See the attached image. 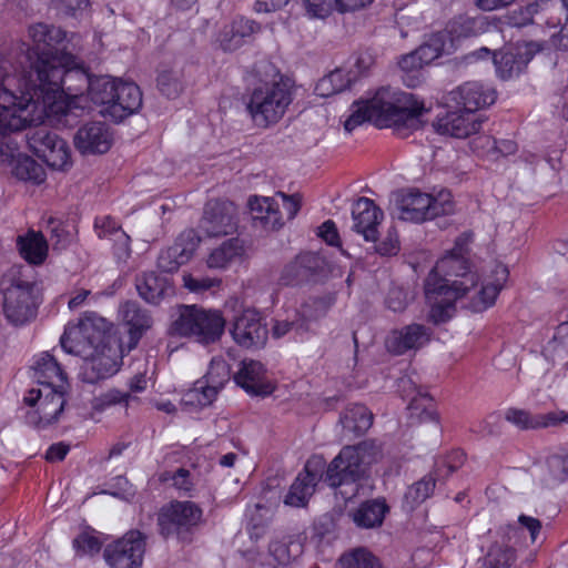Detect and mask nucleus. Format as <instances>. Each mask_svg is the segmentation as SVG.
Here are the masks:
<instances>
[{
	"instance_id": "f257e3e1",
	"label": "nucleus",
	"mask_w": 568,
	"mask_h": 568,
	"mask_svg": "<svg viewBox=\"0 0 568 568\" xmlns=\"http://www.w3.org/2000/svg\"><path fill=\"white\" fill-rule=\"evenodd\" d=\"M28 41L20 45V52L29 62V70L18 71L3 55L0 58L10 65L9 73L26 82V87L17 90V94L31 97L40 103L55 110L65 108L61 82L67 77L70 80L75 75L79 80L72 90L85 84V68L72 53L67 51L64 42L67 32L61 28L33 23L28 28Z\"/></svg>"
},
{
	"instance_id": "f03ea898",
	"label": "nucleus",
	"mask_w": 568,
	"mask_h": 568,
	"mask_svg": "<svg viewBox=\"0 0 568 568\" xmlns=\"http://www.w3.org/2000/svg\"><path fill=\"white\" fill-rule=\"evenodd\" d=\"M10 65L0 58V165L9 166L18 156L20 143L12 132L27 125L43 123L49 114L60 112L49 105L17 94L24 88L23 80L12 77Z\"/></svg>"
},
{
	"instance_id": "7ed1b4c3",
	"label": "nucleus",
	"mask_w": 568,
	"mask_h": 568,
	"mask_svg": "<svg viewBox=\"0 0 568 568\" xmlns=\"http://www.w3.org/2000/svg\"><path fill=\"white\" fill-rule=\"evenodd\" d=\"M424 104L409 92L393 88H382L366 101H355L352 113L344 122L347 132H352L365 122L378 128H393L402 138L423 125L420 119Z\"/></svg>"
},
{
	"instance_id": "20e7f679",
	"label": "nucleus",
	"mask_w": 568,
	"mask_h": 568,
	"mask_svg": "<svg viewBox=\"0 0 568 568\" xmlns=\"http://www.w3.org/2000/svg\"><path fill=\"white\" fill-rule=\"evenodd\" d=\"M382 457V446L374 439L345 446L328 465L325 480L329 487L338 489L343 499H351L358 493V480Z\"/></svg>"
},
{
	"instance_id": "39448f33",
	"label": "nucleus",
	"mask_w": 568,
	"mask_h": 568,
	"mask_svg": "<svg viewBox=\"0 0 568 568\" xmlns=\"http://www.w3.org/2000/svg\"><path fill=\"white\" fill-rule=\"evenodd\" d=\"M2 313L13 326H23L33 321L41 303L40 291L34 282L23 278L16 267L9 268L0 278Z\"/></svg>"
},
{
	"instance_id": "423d86ee",
	"label": "nucleus",
	"mask_w": 568,
	"mask_h": 568,
	"mask_svg": "<svg viewBox=\"0 0 568 568\" xmlns=\"http://www.w3.org/2000/svg\"><path fill=\"white\" fill-rule=\"evenodd\" d=\"M519 525L500 526L496 532V539L479 568H509L517 559V546L523 540V529H527L531 542H535L541 529V523L534 517L520 515Z\"/></svg>"
},
{
	"instance_id": "0eeeda50",
	"label": "nucleus",
	"mask_w": 568,
	"mask_h": 568,
	"mask_svg": "<svg viewBox=\"0 0 568 568\" xmlns=\"http://www.w3.org/2000/svg\"><path fill=\"white\" fill-rule=\"evenodd\" d=\"M291 102V92L285 83H263L253 90L247 111L256 126L266 128L282 119Z\"/></svg>"
},
{
	"instance_id": "6e6552de",
	"label": "nucleus",
	"mask_w": 568,
	"mask_h": 568,
	"mask_svg": "<svg viewBox=\"0 0 568 568\" xmlns=\"http://www.w3.org/2000/svg\"><path fill=\"white\" fill-rule=\"evenodd\" d=\"M125 351L119 337L109 331L103 341H99L82 356L81 378L93 384L111 377L119 371Z\"/></svg>"
},
{
	"instance_id": "1a4fd4ad",
	"label": "nucleus",
	"mask_w": 568,
	"mask_h": 568,
	"mask_svg": "<svg viewBox=\"0 0 568 568\" xmlns=\"http://www.w3.org/2000/svg\"><path fill=\"white\" fill-rule=\"evenodd\" d=\"M398 217L403 221L420 223L454 212V202L449 191H440L436 196L409 190L397 200Z\"/></svg>"
},
{
	"instance_id": "9d476101",
	"label": "nucleus",
	"mask_w": 568,
	"mask_h": 568,
	"mask_svg": "<svg viewBox=\"0 0 568 568\" xmlns=\"http://www.w3.org/2000/svg\"><path fill=\"white\" fill-rule=\"evenodd\" d=\"M42 384L30 388L24 403L30 407L26 418L29 424L45 427L57 422L63 412L65 387Z\"/></svg>"
},
{
	"instance_id": "9b49d317",
	"label": "nucleus",
	"mask_w": 568,
	"mask_h": 568,
	"mask_svg": "<svg viewBox=\"0 0 568 568\" xmlns=\"http://www.w3.org/2000/svg\"><path fill=\"white\" fill-rule=\"evenodd\" d=\"M109 331V323L92 313L74 324H69L60 338V344L65 353L82 357L99 341H103Z\"/></svg>"
},
{
	"instance_id": "f8f14e48",
	"label": "nucleus",
	"mask_w": 568,
	"mask_h": 568,
	"mask_svg": "<svg viewBox=\"0 0 568 568\" xmlns=\"http://www.w3.org/2000/svg\"><path fill=\"white\" fill-rule=\"evenodd\" d=\"M468 294L469 287L465 282L460 285L454 283L452 287L440 286L436 285V276L428 274L425 280V297L430 307L428 320L434 324L448 321L455 311V302Z\"/></svg>"
},
{
	"instance_id": "ddd939ff",
	"label": "nucleus",
	"mask_w": 568,
	"mask_h": 568,
	"mask_svg": "<svg viewBox=\"0 0 568 568\" xmlns=\"http://www.w3.org/2000/svg\"><path fill=\"white\" fill-rule=\"evenodd\" d=\"M27 143L50 168L67 170L71 166L70 148L57 133L37 129L27 136Z\"/></svg>"
},
{
	"instance_id": "4468645a",
	"label": "nucleus",
	"mask_w": 568,
	"mask_h": 568,
	"mask_svg": "<svg viewBox=\"0 0 568 568\" xmlns=\"http://www.w3.org/2000/svg\"><path fill=\"white\" fill-rule=\"evenodd\" d=\"M145 541L140 531L132 530L108 545L104 557L112 568H141Z\"/></svg>"
},
{
	"instance_id": "2eb2a0df",
	"label": "nucleus",
	"mask_w": 568,
	"mask_h": 568,
	"mask_svg": "<svg viewBox=\"0 0 568 568\" xmlns=\"http://www.w3.org/2000/svg\"><path fill=\"white\" fill-rule=\"evenodd\" d=\"M202 518V509L192 501H175L162 509L159 525L162 534L170 536L190 531Z\"/></svg>"
},
{
	"instance_id": "dca6fc26",
	"label": "nucleus",
	"mask_w": 568,
	"mask_h": 568,
	"mask_svg": "<svg viewBox=\"0 0 568 568\" xmlns=\"http://www.w3.org/2000/svg\"><path fill=\"white\" fill-rule=\"evenodd\" d=\"M267 333L266 324L257 311L245 308L234 316L231 334L240 346L261 347L267 339Z\"/></svg>"
},
{
	"instance_id": "f3484780",
	"label": "nucleus",
	"mask_w": 568,
	"mask_h": 568,
	"mask_svg": "<svg viewBox=\"0 0 568 568\" xmlns=\"http://www.w3.org/2000/svg\"><path fill=\"white\" fill-rule=\"evenodd\" d=\"M429 274L436 276V285L440 286L444 284L446 287H452L454 283L460 285V282H465L469 293L478 282L477 275L468 271L467 261L455 253L440 258Z\"/></svg>"
},
{
	"instance_id": "a211bd4d",
	"label": "nucleus",
	"mask_w": 568,
	"mask_h": 568,
	"mask_svg": "<svg viewBox=\"0 0 568 568\" xmlns=\"http://www.w3.org/2000/svg\"><path fill=\"white\" fill-rule=\"evenodd\" d=\"M236 226V209L233 203L215 201L206 205L201 227L209 236L232 234Z\"/></svg>"
},
{
	"instance_id": "6ab92c4d",
	"label": "nucleus",
	"mask_w": 568,
	"mask_h": 568,
	"mask_svg": "<svg viewBox=\"0 0 568 568\" xmlns=\"http://www.w3.org/2000/svg\"><path fill=\"white\" fill-rule=\"evenodd\" d=\"M200 242L201 239L194 230L182 232L175 243L159 255V267L164 272L179 270L192 258Z\"/></svg>"
},
{
	"instance_id": "aec40b11",
	"label": "nucleus",
	"mask_w": 568,
	"mask_h": 568,
	"mask_svg": "<svg viewBox=\"0 0 568 568\" xmlns=\"http://www.w3.org/2000/svg\"><path fill=\"white\" fill-rule=\"evenodd\" d=\"M141 104L142 94L139 87L119 79L113 102L106 109H101L100 113L118 122L136 112Z\"/></svg>"
},
{
	"instance_id": "412c9836",
	"label": "nucleus",
	"mask_w": 568,
	"mask_h": 568,
	"mask_svg": "<svg viewBox=\"0 0 568 568\" xmlns=\"http://www.w3.org/2000/svg\"><path fill=\"white\" fill-rule=\"evenodd\" d=\"M481 118L478 113L458 108L456 111L447 112L434 123L436 132L450 135L457 139H465L479 131Z\"/></svg>"
},
{
	"instance_id": "4be33fe9",
	"label": "nucleus",
	"mask_w": 568,
	"mask_h": 568,
	"mask_svg": "<svg viewBox=\"0 0 568 568\" xmlns=\"http://www.w3.org/2000/svg\"><path fill=\"white\" fill-rule=\"evenodd\" d=\"M74 145L82 154H102L112 145V133L102 122H88L74 134Z\"/></svg>"
},
{
	"instance_id": "5701e85b",
	"label": "nucleus",
	"mask_w": 568,
	"mask_h": 568,
	"mask_svg": "<svg viewBox=\"0 0 568 568\" xmlns=\"http://www.w3.org/2000/svg\"><path fill=\"white\" fill-rule=\"evenodd\" d=\"M234 381L247 394L253 396H268L275 388L274 384L267 378L263 364L253 359L241 363Z\"/></svg>"
},
{
	"instance_id": "b1692460",
	"label": "nucleus",
	"mask_w": 568,
	"mask_h": 568,
	"mask_svg": "<svg viewBox=\"0 0 568 568\" xmlns=\"http://www.w3.org/2000/svg\"><path fill=\"white\" fill-rule=\"evenodd\" d=\"M449 97L457 108L477 113L478 110L495 102L496 92L490 88H485L479 82L471 81L465 82L453 90Z\"/></svg>"
},
{
	"instance_id": "393cba45",
	"label": "nucleus",
	"mask_w": 568,
	"mask_h": 568,
	"mask_svg": "<svg viewBox=\"0 0 568 568\" xmlns=\"http://www.w3.org/2000/svg\"><path fill=\"white\" fill-rule=\"evenodd\" d=\"M353 230L366 241L377 240V226L383 220V211L368 197H359L353 205Z\"/></svg>"
},
{
	"instance_id": "a878e982",
	"label": "nucleus",
	"mask_w": 568,
	"mask_h": 568,
	"mask_svg": "<svg viewBox=\"0 0 568 568\" xmlns=\"http://www.w3.org/2000/svg\"><path fill=\"white\" fill-rule=\"evenodd\" d=\"M318 460L316 458L310 459L303 473L298 474L295 481L285 496V505L293 507H303L306 505L310 497L314 494L315 486L318 480Z\"/></svg>"
},
{
	"instance_id": "bb28decb",
	"label": "nucleus",
	"mask_w": 568,
	"mask_h": 568,
	"mask_svg": "<svg viewBox=\"0 0 568 568\" xmlns=\"http://www.w3.org/2000/svg\"><path fill=\"white\" fill-rule=\"evenodd\" d=\"M253 220L260 222L265 230L275 231L284 225V215L280 210V202L274 196L254 195L248 200Z\"/></svg>"
},
{
	"instance_id": "cd10ccee",
	"label": "nucleus",
	"mask_w": 568,
	"mask_h": 568,
	"mask_svg": "<svg viewBox=\"0 0 568 568\" xmlns=\"http://www.w3.org/2000/svg\"><path fill=\"white\" fill-rule=\"evenodd\" d=\"M505 419L519 429H537L568 422V414L565 412L531 414L528 410L511 407L505 412Z\"/></svg>"
},
{
	"instance_id": "c85d7f7f",
	"label": "nucleus",
	"mask_w": 568,
	"mask_h": 568,
	"mask_svg": "<svg viewBox=\"0 0 568 568\" xmlns=\"http://www.w3.org/2000/svg\"><path fill=\"white\" fill-rule=\"evenodd\" d=\"M119 316L122 323L128 326L129 344L126 352H130L136 346L143 333L151 327L152 318L135 302H124L121 304Z\"/></svg>"
},
{
	"instance_id": "c756f323",
	"label": "nucleus",
	"mask_w": 568,
	"mask_h": 568,
	"mask_svg": "<svg viewBox=\"0 0 568 568\" xmlns=\"http://www.w3.org/2000/svg\"><path fill=\"white\" fill-rule=\"evenodd\" d=\"M430 335V328L420 324H410L394 331L387 339V347L396 354H403L408 349L423 347L429 342Z\"/></svg>"
},
{
	"instance_id": "7c9ffc66",
	"label": "nucleus",
	"mask_w": 568,
	"mask_h": 568,
	"mask_svg": "<svg viewBox=\"0 0 568 568\" xmlns=\"http://www.w3.org/2000/svg\"><path fill=\"white\" fill-rule=\"evenodd\" d=\"M320 266V257L315 253H303L284 266L278 282L281 285H297L307 281Z\"/></svg>"
},
{
	"instance_id": "2f4dec72",
	"label": "nucleus",
	"mask_w": 568,
	"mask_h": 568,
	"mask_svg": "<svg viewBox=\"0 0 568 568\" xmlns=\"http://www.w3.org/2000/svg\"><path fill=\"white\" fill-rule=\"evenodd\" d=\"M85 84L80 87L79 89L72 90L70 87L73 84H69L68 89L71 92H83L88 91V95L90 100L100 105L101 109H106L114 100V92L118 84L119 79L112 78L110 75H100L91 78L85 70Z\"/></svg>"
},
{
	"instance_id": "473e14b6",
	"label": "nucleus",
	"mask_w": 568,
	"mask_h": 568,
	"mask_svg": "<svg viewBox=\"0 0 568 568\" xmlns=\"http://www.w3.org/2000/svg\"><path fill=\"white\" fill-rule=\"evenodd\" d=\"M130 392L111 389L94 400L93 407L103 410L116 404H124L128 407L132 402L138 400L133 393H141L148 387L146 372H138L129 382Z\"/></svg>"
},
{
	"instance_id": "72a5a7b5",
	"label": "nucleus",
	"mask_w": 568,
	"mask_h": 568,
	"mask_svg": "<svg viewBox=\"0 0 568 568\" xmlns=\"http://www.w3.org/2000/svg\"><path fill=\"white\" fill-rule=\"evenodd\" d=\"M32 371L37 385L55 384V387L67 386L64 372L57 359L48 352H43L34 357Z\"/></svg>"
},
{
	"instance_id": "f704fd0d",
	"label": "nucleus",
	"mask_w": 568,
	"mask_h": 568,
	"mask_svg": "<svg viewBox=\"0 0 568 568\" xmlns=\"http://www.w3.org/2000/svg\"><path fill=\"white\" fill-rule=\"evenodd\" d=\"M261 27L253 20L246 18H237L225 27L219 37L220 45L225 51L239 49L246 39L257 33Z\"/></svg>"
},
{
	"instance_id": "c9c22d12",
	"label": "nucleus",
	"mask_w": 568,
	"mask_h": 568,
	"mask_svg": "<svg viewBox=\"0 0 568 568\" xmlns=\"http://www.w3.org/2000/svg\"><path fill=\"white\" fill-rule=\"evenodd\" d=\"M246 255L243 242L231 239L214 248L206 258V265L212 270H226L232 264L241 262Z\"/></svg>"
},
{
	"instance_id": "e433bc0d",
	"label": "nucleus",
	"mask_w": 568,
	"mask_h": 568,
	"mask_svg": "<svg viewBox=\"0 0 568 568\" xmlns=\"http://www.w3.org/2000/svg\"><path fill=\"white\" fill-rule=\"evenodd\" d=\"M493 273L494 281L483 284L471 297L470 307L474 312H481L491 306L508 277V270L501 264L496 265Z\"/></svg>"
},
{
	"instance_id": "4c0bfd02",
	"label": "nucleus",
	"mask_w": 568,
	"mask_h": 568,
	"mask_svg": "<svg viewBox=\"0 0 568 568\" xmlns=\"http://www.w3.org/2000/svg\"><path fill=\"white\" fill-rule=\"evenodd\" d=\"M373 413L363 404H348L339 416L343 429L354 436L365 434L373 425Z\"/></svg>"
},
{
	"instance_id": "58836bf2",
	"label": "nucleus",
	"mask_w": 568,
	"mask_h": 568,
	"mask_svg": "<svg viewBox=\"0 0 568 568\" xmlns=\"http://www.w3.org/2000/svg\"><path fill=\"white\" fill-rule=\"evenodd\" d=\"M95 232L100 239H110L115 243V253L119 257L128 256L131 252L130 236L110 216L95 219Z\"/></svg>"
},
{
	"instance_id": "ea45409f",
	"label": "nucleus",
	"mask_w": 568,
	"mask_h": 568,
	"mask_svg": "<svg viewBox=\"0 0 568 568\" xmlns=\"http://www.w3.org/2000/svg\"><path fill=\"white\" fill-rule=\"evenodd\" d=\"M17 245L21 256L30 264L39 265L48 255V243L39 232L30 231L18 236Z\"/></svg>"
},
{
	"instance_id": "a19ab883",
	"label": "nucleus",
	"mask_w": 568,
	"mask_h": 568,
	"mask_svg": "<svg viewBox=\"0 0 568 568\" xmlns=\"http://www.w3.org/2000/svg\"><path fill=\"white\" fill-rule=\"evenodd\" d=\"M217 394L215 386H211L210 383L201 378L183 394L181 403L190 412L197 410L210 406L216 399Z\"/></svg>"
},
{
	"instance_id": "79ce46f5",
	"label": "nucleus",
	"mask_w": 568,
	"mask_h": 568,
	"mask_svg": "<svg viewBox=\"0 0 568 568\" xmlns=\"http://www.w3.org/2000/svg\"><path fill=\"white\" fill-rule=\"evenodd\" d=\"M136 290L148 303L156 304L170 290L168 278L155 272L144 273L136 280Z\"/></svg>"
},
{
	"instance_id": "37998d69",
	"label": "nucleus",
	"mask_w": 568,
	"mask_h": 568,
	"mask_svg": "<svg viewBox=\"0 0 568 568\" xmlns=\"http://www.w3.org/2000/svg\"><path fill=\"white\" fill-rule=\"evenodd\" d=\"M201 317L204 320L196 325V334L194 337L200 343H211L220 338L224 331L225 321L217 311L200 310Z\"/></svg>"
},
{
	"instance_id": "c03bdc74",
	"label": "nucleus",
	"mask_w": 568,
	"mask_h": 568,
	"mask_svg": "<svg viewBox=\"0 0 568 568\" xmlns=\"http://www.w3.org/2000/svg\"><path fill=\"white\" fill-rule=\"evenodd\" d=\"M487 29L485 17L459 16L454 18L447 24V32L452 40L476 37L484 33Z\"/></svg>"
},
{
	"instance_id": "a18cd8bd",
	"label": "nucleus",
	"mask_w": 568,
	"mask_h": 568,
	"mask_svg": "<svg viewBox=\"0 0 568 568\" xmlns=\"http://www.w3.org/2000/svg\"><path fill=\"white\" fill-rule=\"evenodd\" d=\"M388 507L384 500H369L361 505L352 515L354 523L362 528H374L383 524Z\"/></svg>"
},
{
	"instance_id": "49530a36",
	"label": "nucleus",
	"mask_w": 568,
	"mask_h": 568,
	"mask_svg": "<svg viewBox=\"0 0 568 568\" xmlns=\"http://www.w3.org/2000/svg\"><path fill=\"white\" fill-rule=\"evenodd\" d=\"M545 358L552 364L568 366V324H559L554 337L544 347Z\"/></svg>"
},
{
	"instance_id": "de8ad7c7",
	"label": "nucleus",
	"mask_w": 568,
	"mask_h": 568,
	"mask_svg": "<svg viewBox=\"0 0 568 568\" xmlns=\"http://www.w3.org/2000/svg\"><path fill=\"white\" fill-rule=\"evenodd\" d=\"M11 168L12 174L22 181H30L40 184L45 180V172L41 164L23 153L21 150L14 156Z\"/></svg>"
},
{
	"instance_id": "09e8293b",
	"label": "nucleus",
	"mask_w": 568,
	"mask_h": 568,
	"mask_svg": "<svg viewBox=\"0 0 568 568\" xmlns=\"http://www.w3.org/2000/svg\"><path fill=\"white\" fill-rule=\"evenodd\" d=\"M156 81L159 90L169 98L178 97L184 89L183 71L179 65L163 67Z\"/></svg>"
},
{
	"instance_id": "8fccbe9b",
	"label": "nucleus",
	"mask_w": 568,
	"mask_h": 568,
	"mask_svg": "<svg viewBox=\"0 0 568 568\" xmlns=\"http://www.w3.org/2000/svg\"><path fill=\"white\" fill-rule=\"evenodd\" d=\"M494 64L496 67L497 75L503 80H508L519 75L526 62L520 55L510 51L495 52L493 54Z\"/></svg>"
},
{
	"instance_id": "3c124183",
	"label": "nucleus",
	"mask_w": 568,
	"mask_h": 568,
	"mask_svg": "<svg viewBox=\"0 0 568 568\" xmlns=\"http://www.w3.org/2000/svg\"><path fill=\"white\" fill-rule=\"evenodd\" d=\"M199 307L192 305V306H182L179 311L178 317L172 323V331L173 333L180 335V336H192L196 334V325L201 320L204 318L201 317Z\"/></svg>"
},
{
	"instance_id": "603ef678",
	"label": "nucleus",
	"mask_w": 568,
	"mask_h": 568,
	"mask_svg": "<svg viewBox=\"0 0 568 568\" xmlns=\"http://www.w3.org/2000/svg\"><path fill=\"white\" fill-rule=\"evenodd\" d=\"M437 479L438 478L432 474L413 484L405 493V507L413 510L416 506L425 501L433 494Z\"/></svg>"
},
{
	"instance_id": "864d4df0",
	"label": "nucleus",
	"mask_w": 568,
	"mask_h": 568,
	"mask_svg": "<svg viewBox=\"0 0 568 568\" xmlns=\"http://www.w3.org/2000/svg\"><path fill=\"white\" fill-rule=\"evenodd\" d=\"M337 568H382L378 559L365 548H356L344 554L337 562Z\"/></svg>"
},
{
	"instance_id": "5fc2aeb1",
	"label": "nucleus",
	"mask_w": 568,
	"mask_h": 568,
	"mask_svg": "<svg viewBox=\"0 0 568 568\" xmlns=\"http://www.w3.org/2000/svg\"><path fill=\"white\" fill-rule=\"evenodd\" d=\"M270 552L280 565H287L303 552L301 539L285 541H273L270 545Z\"/></svg>"
},
{
	"instance_id": "6e6d98bb",
	"label": "nucleus",
	"mask_w": 568,
	"mask_h": 568,
	"mask_svg": "<svg viewBox=\"0 0 568 568\" xmlns=\"http://www.w3.org/2000/svg\"><path fill=\"white\" fill-rule=\"evenodd\" d=\"M465 462V454L463 450L456 449L448 455L436 459L434 475L438 479H445L450 474L459 469Z\"/></svg>"
},
{
	"instance_id": "4d7b16f0",
	"label": "nucleus",
	"mask_w": 568,
	"mask_h": 568,
	"mask_svg": "<svg viewBox=\"0 0 568 568\" xmlns=\"http://www.w3.org/2000/svg\"><path fill=\"white\" fill-rule=\"evenodd\" d=\"M445 47V36L443 33L433 34L425 43L419 45L416 51L422 62L427 65L443 54Z\"/></svg>"
},
{
	"instance_id": "13d9d810",
	"label": "nucleus",
	"mask_w": 568,
	"mask_h": 568,
	"mask_svg": "<svg viewBox=\"0 0 568 568\" xmlns=\"http://www.w3.org/2000/svg\"><path fill=\"white\" fill-rule=\"evenodd\" d=\"M220 392L230 379V366L223 358H213L206 375L202 378Z\"/></svg>"
},
{
	"instance_id": "bf43d9fd",
	"label": "nucleus",
	"mask_w": 568,
	"mask_h": 568,
	"mask_svg": "<svg viewBox=\"0 0 568 568\" xmlns=\"http://www.w3.org/2000/svg\"><path fill=\"white\" fill-rule=\"evenodd\" d=\"M352 79L342 69L332 71L325 78H322V97H328L344 91L349 87Z\"/></svg>"
},
{
	"instance_id": "052dcab7",
	"label": "nucleus",
	"mask_w": 568,
	"mask_h": 568,
	"mask_svg": "<svg viewBox=\"0 0 568 568\" xmlns=\"http://www.w3.org/2000/svg\"><path fill=\"white\" fill-rule=\"evenodd\" d=\"M408 409L410 410V415L415 416L420 422L437 420L433 399L427 395L414 397L408 405Z\"/></svg>"
},
{
	"instance_id": "680f3d73",
	"label": "nucleus",
	"mask_w": 568,
	"mask_h": 568,
	"mask_svg": "<svg viewBox=\"0 0 568 568\" xmlns=\"http://www.w3.org/2000/svg\"><path fill=\"white\" fill-rule=\"evenodd\" d=\"M399 68L407 74V78H404V82L408 87H416L419 82V75H410V73L419 72V70L425 67L422 62L417 51H413L406 55H404L399 61Z\"/></svg>"
},
{
	"instance_id": "e2e57ef3",
	"label": "nucleus",
	"mask_w": 568,
	"mask_h": 568,
	"mask_svg": "<svg viewBox=\"0 0 568 568\" xmlns=\"http://www.w3.org/2000/svg\"><path fill=\"white\" fill-rule=\"evenodd\" d=\"M312 315L308 314V308L306 306H303L301 310V318L294 323H291L288 321H276L273 326V336L280 338L286 335L293 326L296 327V329H310L311 323H312ZM314 320H316V316H314Z\"/></svg>"
},
{
	"instance_id": "0e129e2a",
	"label": "nucleus",
	"mask_w": 568,
	"mask_h": 568,
	"mask_svg": "<svg viewBox=\"0 0 568 568\" xmlns=\"http://www.w3.org/2000/svg\"><path fill=\"white\" fill-rule=\"evenodd\" d=\"M183 285L186 290L195 294H203L209 291H213L219 288L221 285V280L217 277H194L191 274L183 275Z\"/></svg>"
},
{
	"instance_id": "69168bd1",
	"label": "nucleus",
	"mask_w": 568,
	"mask_h": 568,
	"mask_svg": "<svg viewBox=\"0 0 568 568\" xmlns=\"http://www.w3.org/2000/svg\"><path fill=\"white\" fill-rule=\"evenodd\" d=\"M548 469L557 481H564L568 478V452L561 449L552 454L547 459Z\"/></svg>"
},
{
	"instance_id": "338daca9",
	"label": "nucleus",
	"mask_w": 568,
	"mask_h": 568,
	"mask_svg": "<svg viewBox=\"0 0 568 568\" xmlns=\"http://www.w3.org/2000/svg\"><path fill=\"white\" fill-rule=\"evenodd\" d=\"M73 547L78 555H93L100 551L101 542L93 535L82 532L73 540Z\"/></svg>"
},
{
	"instance_id": "774afa93",
	"label": "nucleus",
	"mask_w": 568,
	"mask_h": 568,
	"mask_svg": "<svg viewBox=\"0 0 568 568\" xmlns=\"http://www.w3.org/2000/svg\"><path fill=\"white\" fill-rule=\"evenodd\" d=\"M275 195L280 202V210L283 209L284 221L294 219L301 207L300 195H286L283 192H277Z\"/></svg>"
}]
</instances>
